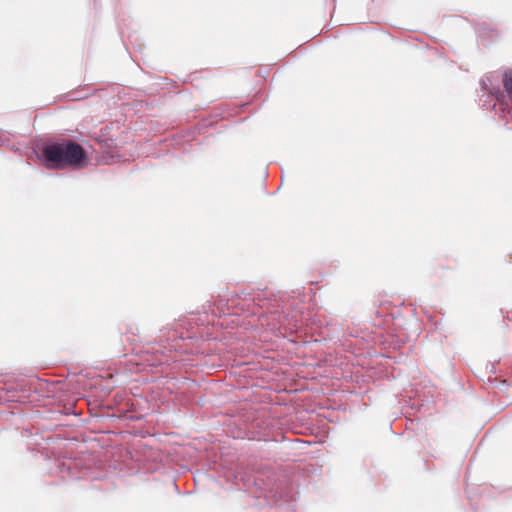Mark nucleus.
I'll use <instances>...</instances> for the list:
<instances>
[{
	"instance_id": "1",
	"label": "nucleus",
	"mask_w": 512,
	"mask_h": 512,
	"mask_svg": "<svg viewBox=\"0 0 512 512\" xmlns=\"http://www.w3.org/2000/svg\"><path fill=\"white\" fill-rule=\"evenodd\" d=\"M88 163V155L84 148L74 141L66 140V167L84 169Z\"/></svg>"
},
{
	"instance_id": "3",
	"label": "nucleus",
	"mask_w": 512,
	"mask_h": 512,
	"mask_svg": "<svg viewBox=\"0 0 512 512\" xmlns=\"http://www.w3.org/2000/svg\"><path fill=\"white\" fill-rule=\"evenodd\" d=\"M502 84L504 91L512 104V70H507L503 73Z\"/></svg>"
},
{
	"instance_id": "2",
	"label": "nucleus",
	"mask_w": 512,
	"mask_h": 512,
	"mask_svg": "<svg viewBox=\"0 0 512 512\" xmlns=\"http://www.w3.org/2000/svg\"><path fill=\"white\" fill-rule=\"evenodd\" d=\"M41 152L49 168L60 167L64 163V144H47L41 148Z\"/></svg>"
}]
</instances>
